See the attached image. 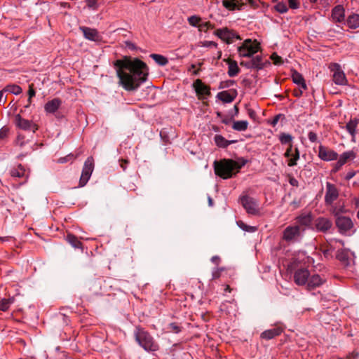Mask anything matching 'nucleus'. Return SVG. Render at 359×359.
Instances as JSON below:
<instances>
[{"label": "nucleus", "instance_id": "7c9ffc66", "mask_svg": "<svg viewBox=\"0 0 359 359\" xmlns=\"http://www.w3.org/2000/svg\"><path fill=\"white\" fill-rule=\"evenodd\" d=\"M214 140L217 146L222 148H226L231 143L235 142V141L226 140L223 136L220 135H216L214 137Z\"/></svg>", "mask_w": 359, "mask_h": 359}, {"label": "nucleus", "instance_id": "72a5a7b5", "mask_svg": "<svg viewBox=\"0 0 359 359\" xmlns=\"http://www.w3.org/2000/svg\"><path fill=\"white\" fill-rule=\"evenodd\" d=\"M222 5L229 11L240 9L238 0H224L222 1Z\"/></svg>", "mask_w": 359, "mask_h": 359}, {"label": "nucleus", "instance_id": "4c0bfd02", "mask_svg": "<svg viewBox=\"0 0 359 359\" xmlns=\"http://www.w3.org/2000/svg\"><path fill=\"white\" fill-rule=\"evenodd\" d=\"M151 57L157 64H158L159 65H161V66H164V65H165L168 62V59L166 57H165L164 56L161 55L151 54Z\"/></svg>", "mask_w": 359, "mask_h": 359}, {"label": "nucleus", "instance_id": "a18cd8bd", "mask_svg": "<svg viewBox=\"0 0 359 359\" xmlns=\"http://www.w3.org/2000/svg\"><path fill=\"white\" fill-rule=\"evenodd\" d=\"M271 59L273 61V62L276 65H279L283 63L282 57L278 55L276 53L271 55Z\"/></svg>", "mask_w": 359, "mask_h": 359}, {"label": "nucleus", "instance_id": "a211bd4d", "mask_svg": "<svg viewBox=\"0 0 359 359\" xmlns=\"http://www.w3.org/2000/svg\"><path fill=\"white\" fill-rule=\"evenodd\" d=\"M80 29L82 31L84 37L86 39L93 41H99L101 40V36L95 29H92L86 27H81Z\"/></svg>", "mask_w": 359, "mask_h": 359}, {"label": "nucleus", "instance_id": "39448f33", "mask_svg": "<svg viewBox=\"0 0 359 359\" xmlns=\"http://www.w3.org/2000/svg\"><path fill=\"white\" fill-rule=\"evenodd\" d=\"M260 49V44L256 40L246 39L238 47V53L240 57H251Z\"/></svg>", "mask_w": 359, "mask_h": 359}, {"label": "nucleus", "instance_id": "0eeeda50", "mask_svg": "<svg viewBox=\"0 0 359 359\" xmlns=\"http://www.w3.org/2000/svg\"><path fill=\"white\" fill-rule=\"evenodd\" d=\"M94 169V160L92 156L88 157L83 165L79 180V187H84L90 180Z\"/></svg>", "mask_w": 359, "mask_h": 359}, {"label": "nucleus", "instance_id": "7ed1b4c3", "mask_svg": "<svg viewBox=\"0 0 359 359\" xmlns=\"http://www.w3.org/2000/svg\"><path fill=\"white\" fill-rule=\"evenodd\" d=\"M135 338L138 344L146 351H156L158 349V344L149 332L140 327H136Z\"/></svg>", "mask_w": 359, "mask_h": 359}, {"label": "nucleus", "instance_id": "f03ea898", "mask_svg": "<svg viewBox=\"0 0 359 359\" xmlns=\"http://www.w3.org/2000/svg\"><path fill=\"white\" fill-rule=\"evenodd\" d=\"M246 162L247 161L243 158L237 161L226 158L215 161L213 164L215 173L224 180L231 178L240 171Z\"/></svg>", "mask_w": 359, "mask_h": 359}, {"label": "nucleus", "instance_id": "0e129e2a", "mask_svg": "<svg viewBox=\"0 0 359 359\" xmlns=\"http://www.w3.org/2000/svg\"><path fill=\"white\" fill-rule=\"evenodd\" d=\"M353 201L355 206L359 207V198H355Z\"/></svg>", "mask_w": 359, "mask_h": 359}, {"label": "nucleus", "instance_id": "4be33fe9", "mask_svg": "<svg viewBox=\"0 0 359 359\" xmlns=\"http://www.w3.org/2000/svg\"><path fill=\"white\" fill-rule=\"evenodd\" d=\"M345 11L342 6H335L332 11V18L335 22H341L344 20Z\"/></svg>", "mask_w": 359, "mask_h": 359}, {"label": "nucleus", "instance_id": "20e7f679", "mask_svg": "<svg viewBox=\"0 0 359 359\" xmlns=\"http://www.w3.org/2000/svg\"><path fill=\"white\" fill-rule=\"evenodd\" d=\"M293 137L291 135L283 133L279 136V140L283 144H290L289 147L287 149L285 156L287 157L288 160V165L294 166L297 164V161L299 158V153L297 148H293L291 144V142Z\"/></svg>", "mask_w": 359, "mask_h": 359}, {"label": "nucleus", "instance_id": "37998d69", "mask_svg": "<svg viewBox=\"0 0 359 359\" xmlns=\"http://www.w3.org/2000/svg\"><path fill=\"white\" fill-rule=\"evenodd\" d=\"M76 158V156H74V154H69L65 157L59 158L57 162L60 163H64L69 161L72 162Z\"/></svg>", "mask_w": 359, "mask_h": 359}, {"label": "nucleus", "instance_id": "1a4fd4ad", "mask_svg": "<svg viewBox=\"0 0 359 359\" xmlns=\"http://www.w3.org/2000/svg\"><path fill=\"white\" fill-rule=\"evenodd\" d=\"M215 34L226 43H232L234 39H239L235 32L226 27L216 29Z\"/></svg>", "mask_w": 359, "mask_h": 359}, {"label": "nucleus", "instance_id": "e2e57ef3", "mask_svg": "<svg viewBox=\"0 0 359 359\" xmlns=\"http://www.w3.org/2000/svg\"><path fill=\"white\" fill-rule=\"evenodd\" d=\"M308 290L311 291L314 288V284L312 283V282H310L308 285Z\"/></svg>", "mask_w": 359, "mask_h": 359}, {"label": "nucleus", "instance_id": "f704fd0d", "mask_svg": "<svg viewBox=\"0 0 359 359\" xmlns=\"http://www.w3.org/2000/svg\"><path fill=\"white\" fill-rule=\"evenodd\" d=\"M248 126L247 121H236L233 123L232 128L237 131H245Z\"/></svg>", "mask_w": 359, "mask_h": 359}, {"label": "nucleus", "instance_id": "9b49d317", "mask_svg": "<svg viewBox=\"0 0 359 359\" xmlns=\"http://www.w3.org/2000/svg\"><path fill=\"white\" fill-rule=\"evenodd\" d=\"M15 123L18 128L24 130H32L34 133L38 129L32 121L23 118L20 114L15 116Z\"/></svg>", "mask_w": 359, "mask_h": 359}, {"label": "nucleus", "instance_id": "dca6fc26", "mask_svg": "<svg viewBox=\"0 0 359 359\" xmlns=\"http://www.w3.org/2000/svg\"><path fill=\"white\" fill-rule=\"evenodd\" d=\"M318 156L322 160L330 161L336 160L338 157V154L332 149L320 146L319 147Z\"/></svg>", "mask_w": 359, "mask_h": 359}, {"label": "nucleus", "instance_id": "b1692460", "mask_svg": "<svg viewBox=\"0 0 359 359\" xmlns=\"http://www.w3.org/2000/svg\"><path fill=\"white\" fill-rule=\"evenodd\" d=\"M332 226V222L327 218L319 217L316 219V229L319 231H327Z\"/></svg>", "mask_w": 359, "mask_h": 359}, {"label": "nucleus", "instance_id": "5fc2aeb1", "mask_svg": "<svg viewBox=\"0 0 359 359\" xmlns=\"http://www.w3.org/2000/svg\"><path fill=\"white\" fill-rule=\"evenodd\" d=\"M170 327L172 330V331H173L175 333H178L179 332H180V327L175 323H171L170 325Z\"/></svg>", "mask_w": 359, "mask_h": 359}, {"label": "nucleus", "instance_id": "a19ab883", "mask_svg": "<svg viewBox=\"0 0 359 359\" xmlns=\"http://www.w3.org/2000/svg\"><path fill=\"white\" fill-rule=\"evenodd\" d=\"M237 224L241 229L245 231L255 232L257 230V228L255 226H248L242 221H238Z\"/></svg>", "mask_w": 359, "mask_h": 359}, {"label": "nucleus", "instance_id": "473e14b6", "mask_svg": "<svg viewBox=\"0 0 359 359\" xmlns=\"http://www.w3.org/2000/svg\"><path fill=\"white\" fill-rule=\"evenodd\" d=\"M66 240L74 248H81L82 243L79 239L73 234L69 233L67 235Z\"/></svg>", "mask_w": 359, "mask_h": 359}, {"label": "nucleus", "instance_id": "603ef678", "mask_svg": "<svg viewBox=\"0 0 359 359\" xmlns=\"http://www.w3.org/2000/svg\"><path fill=\"white\" fill-rule=\"evenodd\" d=\"M355 174H356V172L355 171L351 170V171L347 172V174L346 175L344 178H345L346 180H350L351 179H352L355 175Z\"/></svg>", "mask_w": 359, "mask_h": 359}, {"label": "nucleus", "instance_id": "f257e3e1", "mask_svg": "<svg viewBox=\"0 0 359 359\" xmlns=\"http://www.w3.org/2000/svg\"><path fill=\"white\" fill-rule=\"evenodd\" d=\"M116 65L120 83L126 90H136L147 79L148 68L140 60H117Z\"/></svg>", "mask_w": 359, "mask_h": 359}, {"label": "nucleus", "instance_id": "4468645a", "mask_svg": "<svg viewBox=\"0 0 359 359\" xmlns=\"http://www.w3.org/2000/svg\"><path fill=\"white\" fill-rule=\"evenodd\" d=\"M336 225L341 233H346L353 226L351 219L344 216H339L337 218Z\"/></svg>", "mask_w": 359, "mask_h": 359}, {"label": "nucleus", "instance_id": "6e6552de", "mask_svg": "<svg viewBox=\"0 0 359 359\" xmlns=\"http://www.w3.org/2000/svg\"><path fill=\"white\" fill-rule=\"evenodd\" d=\"M302 234V229L298 225H290L285 228L283 233V239L286 242L298 241Z\"/></svg>", "mask_w": 359, "mask_h": 359}, {"label": "nucleus", "instance_id": "9d476101", "mask_svg": "<svg viewBox=\"0 0 359 359\" xmlns=\"http://www.w3.org/2000/svg\"><path fill=\"white\" fill-rule=\"evenodd\" d=\"M193 88L199 100H203L210 95V88L205 85L201 79H196L193 83Z\"/></svg>", "mask_w": 359, "mask_h": 359}, {"label": "nucleus", "instance_id": "ea45409f", "mask_svg": "<svg viewBox=\"0 0 359 359\" xmlns=\"http://www.w3.org/2000/svg\"><path fill=\"white\" fill-rule=\"evenodd\" d=\"M188 22L190 25L198 27L201 22V18L197 15H192L188 18Z\"/></svg>", "mask_w": 359, "mask_h": 359}, {"label": "nucleus", "instance_id": "ddd939ff", "mask_svg": "<svg viewBox=\"0 0 359 359\" xmlns=\"http://www.w3.org/2000/svg\"><path fill=\"white\" fill-rule=\"evenodd\" d=\"M330 69L333 74V81L337 85H345L346 83V79L343 71L340 69V66L337 64H332L330 65Z\"/></svg>", "mask_w": 359, "mask_h": 359}, {"label": "nucleus", "instance_id": "cd10ccee", "mask_svg": "<svg viewBox=\"0 0 359 359\" xmlns=\"http://www.w3.org/2000/svg\"><path fill=\"white\" fill-rule=\"evenodd\" d=\"M356 153L353 150L347 151L342 153L339 158V161L344 165L348 161L353 160L356 158Z\"/></svg>", "mask_w": 359, "mask_h": 359}, {"label": "nucleus", "instance_id": "c9c22d12", "mask_svg": "<svg viewBox=\"0 0 359 359\" xmlns=\"http://www.w3.org/2000/svg\"><path fill=\"white\" fill-rule=\"evenodd\" d=\"M4 92H9L14 95H19L22 93V90L21 87L15 84H10L6 86L4 88Z\"/></svg>", "mask_w": 359, "mask_h": 359}, {"label": "nucleus", "instance_id": "f8f14e48", "mask_svg": "<svg viewBox=\"0 0 359 359\" xmlns=\"http://www.w3.org/2000/svg\"><path fill=\"white\" fill-rule=\"evenodd\" d=\"M339 196V190L336 186L330 182L326 184L325 201L327 205H331Z\"/></svg>", "mask_w": 359, "mask_h": 359}, {"label": "nucleus", "instance_id": "774afa93", "mask_svg": "<svg viewBox=\"0 0 359 359\" xmlns=\"http://www.w3.org/2000/svg\"><path fill=\"white\" fill-rule=\"evenodd\" d=\"M302 88L299 89V91H296V92H295V95H296L297 96H299V95H302Z\"/></svg>", "mask_w": 359, "mask_h": 359}, {"label": "nucleus", "instance_id": "49530a36", "mask_svg": "<svg viewBox=\"0 0 359 359\" xmlns=\"http://www.w3.org/2000/svg\"><path fill=\"white\" fill-rule=\"evenodd\" d=\"M223 271L222 268H215L212 273V279H217L220 277L221 272Z\"/></svg>", "mask_w": 359, "mask_h": 359}, {"label": "nucleus", "instance_id": "393cba45", "mask_svg": "<svg viewBox=\"0 0 359 359\" xmlns=\"http://www.w3.org/2000/svg\"><path fill=\"white\" fill-rule=\"evenodd\" d=\"M283 330L280 327H273L263 332L261 334L262 338L271 339L281 334Z\"/></svg>", "mask_w": 359, "mask_h": 359}, {"label": "nucleus", "instance_id": "a878e982", "mask_svg": "<svg viewBox=\"0 0 359 359\" xmlns=\"http://www.w3.org/2000/svg\"><path fill=\"white\" fill-rule=\"evenodd\" d=\"M228 64V75L230 77H234L238 75L240 69L238 66L237 62L231 59L227 60Z\"/></svg>", "mask_w": 359, "mask_h": 359}, {"label": "nucleus", "instance_id": "f3484780", "mask_svg": "<svg viewBox=\"0 0 359 359\" xmlns=\"http://www.w3.org/2000/svg\"><path fill=\"white\" fill-rule=\"evenodd\" d=\"M241 65L250 69H262L264 67L262 57L261 55H256L248 62H241Z\"/></svg>", "mask_w": 359, "mask_h": 359}, {"label": "nucleus", "instance_id": "aec40b11", "mask_svg": "<svg viewBox=\"0 0 359 359\" xmlns=\"http://www.w3.org/2000/svg\"><path fill=\"white\" fill-rule=\"evenodd\" d=\"M10 174L12 177L25 179L23 183L27 180L29 175L25 168L20 164L12 168L10 170Z\"/></svg>", "mask_w": 359, "mask_h": 359}, {"label": "nucleus", "instance_id": "423d86ee", "mask_svg": "<svg viewBox=\"0 0 359 359\" xmlns=\"http://www.w3.org/2000/svg\"><path fill=\"white\" fill-rule=\"evenodd\" d=\"M241 203L248 214L252 215H261L259 203L255 198L248 196H243L241 197Z\"/></svg>", "mask_w": 359, "mask_h": 359}, {"label": "nucleus", "instance_id": "c756f323", "mask_svg": "<svg viewBox=\"0 0 359 359\" xmlns=\"http://www.w3.org/2000/svg\"><path fill=\"white\" fill-rule=\"evenodd\" d=\"M346 24L351 29H356L359 27V15L352 14L349 15L347 18Z\"/></svg>", "mask_w": 359, "mask_h": 359}, {"label": "nucleus", "instance_id": "c03bdc74", "mask_svg": "<svg viewBox=\"0 0 359 359\" xmlns=\"http://www.w3.org/2000/svg\"><path fill=\"white\" fill-rule=\"evenodd\" d=\"M87 6L92 10H97L98 4L97 0H86Z\"/></svg>", "mask_w": 359, "mask_h": 359}, {"label": "nucleus", "instance_id": "052dcab7", "mask_svg": "<svg viewBox=\"0 0 359 359\" xmlns=\"http://www.w3.org/2000/svg\"><path fill=\"white\" fill-rule=\"evenodd\" d=\"M309 138L311 142H314V133L309 132Z\"/></svg>", "mask_w": 359, "mask_h": 359}, {"label": "nucleus", "instance_id": "680f3d73", "mask_svg": "<svg viewBox=\"0 0 359 359\" xmlns=\"http://www.w3.org/2000/svg\"><path fill=\"white\" fill-rule=\"evenodd\" d=\"M61 6H62V7H64V8H70V5H69V3H67V2H62V3H61Z\"/></svg>", "mask_w": 359, "mask_h": 359}, {"label": "nucleus", "instance_id": "c85d7f7f", "mask_svg": "<svg viewBox=\"0 0 359 359\" xmlns=\"http://www.w3.org/2000/svg\"><path fill=\"white\" fill-rule=\"evenodd\" d=\"M349 250L343 248L337 251V259L347 265L349 259Z\"/></svg>", "mask_w": 359, "mask_h": 359}, {"label": "nucleus", "instance_id": "58836bf2", "mask_svg": "<svg viewBox=\"0 0 359 359\" xmlns=\"http://www.w3.org/2000/svg\"><path fill=\"white\" fill-rule=\"evenodd\" d=\"M333 0H316V9L322 10L327 8L332 3Z\"/></svg>", "mask_w": 359, "mask_h": 359}, {"label": "nucleus", "instance_id": "6ab92c4d", "mask_svg": "<svg viewBox=\"0 0 359 359\" xmlns=\"http://www.w3.org/2000/svg\"><path fill=\"white\" fill-rule=\"evenodd\" d=\"M313 222V215L311 212L308 214H302L296 219V225L300 226L302 231L307 226H309Z\"/></svg>", "mask_w": 359, "mask_h": 359}, {"label": "nucleus", "instance_id": "bf43d9fd", "mask_svg": "<svg viewBox=\"0 0 359 359\" xmlns=\"http://www.w3.org/2000/svg\"><path fill=\"white\" fill-rule=\"evenodd\" d=\"M4 89L0 91V103L2 102V100H4V102L6 101V97H4Z\"/></svg>", "mask_w": 359, "mask_h": 359}, {"label": "nucleus", "instance_id": "69168bd1", "mask_svg": "<svg viewBox=\"0 0 359 359\" xmlns=\"http://www.w3.org/2000/svg\"><path fill=\"white\" fill-rule=\"evenodd\" d=\"M249 115L251 118H254L255 116V113L253 111H249Z\"/></svg>", "mask_w": 359, "mask_h": 359}, {"label": "nucleus", "instance_id": "8fccbe9b", "mask_svg": "<svg viewBox=\"0 0 359 359\" xmlns=\"http://www.w3.org/2000/svg\"><path fill=\"white\" fill-rule=\"evenodd\" d=\"M210 27V23L209 22H201L200 25L198 26V29H199V30L202 31V30L209 29Z\"/></svg>", "mask_w": 359, "mask_h": 359}, {"label": "nucleus", "instance_id": "bb28decb", "mask_svg": "<svg viewBox=\"0 0 359 359\" xmlns=\"http://www.w3.org/2000/svg\"><path fill=\"white\" fill-rule=\"evenodd\" d=\"M217 98L225 103H230L233 101L236 95L227 90L219 93L217 95Z\"/></svg>", "mask_w": 359, "mask_h": 359}, {"label": "nucleus", "instance_id": "de8ad7c7", "mask_svg": "<svg viewBox=\"0 0 359 359\" xmlns=\"http://www.w3.org/2000/svg\"><path fill=\"white\" fill-rule=\"evenodd\" d=\"M325 280H326V278L324 276L320 277L318 275H316V283H315L316 287L322 285L323 283L325 282Z\"/></svg>", "mask_w": 359, "mask_h": 359}, {"label": "nucleus", "instance_id": "3c124183", "mask_svg": "<svg viewBox=\"0 0 359 359\" xmlns=\"http://www.w3.org/2000/svg\"><path fill=\"white\" fill-rule=\"evenodd\" d=\"M36 95V92L34 89L33 88V85H29V90H28V95L29 98H32Z\"/></svg>", "mask_w": 359, "mask_h": 359}, {"label": "nucleus", "instance_id": "5701e85b", "mask_svg": "<svg viewBox=\"0 0 359 359\" xmlns=\"http://www.w3.org/2000/svg\"><path fill=\"white\" fill-rule=\"evenodd\" d=\"M359 123V120L357 118L351 119L346 125V129L348 133L351 135L352 141L355 142L356 128Z\"/></svg>", "mask_w": 359, "mask_h": 359}, {"label": "nucleus", "instance_id": "864d4df0", "mask_svg": "<svg viewBox=\"0 0 359 359\" xmlns=\"http://www.w3.org/2000/svg\"><path fill=\"white\" fill-rule=\"evenodd\" d=\"M344 165L338 160L337 162L335 163L334 168H333V170L332 171L334 172H337L338 170H339L341 169V168Z\"/></svg>", "mask_w": 359, "mask_h": 359}, {"label": "nucleus", "instance_id": "338daca9", "mask_svg": "<svg viewBox=\"0 0 359 359\" xmlns=\"http://www.w3.org/2000/svg\"><path fill=\"white\" fill-rule=\"evenodd\" d=\"M224 290H225L226 292H230L231 291V289L230 288L229 285H225V289H224Z\"/></svg>", "mask_w": 359, "mask_h": 359}, {"label": "nucleus", "instance_id": "4d7b16f0", "mask_svg": "<svg viewBox=\"0 0 359 359\" xmlns=\"http://www.w3.org/2000/svg\"><path fill=\"white\" fill-rule=\"evenodd\" d=\"M279 116L280 115H276L272 120L270 122V124L273 126H275L278 122V120H279Z\"/></svg>", "mask_w": 359, "mask_h": 359}, {"label": "nucleus", "instance_id": "2f4dec72", "mask_svg": "<svg viewBox=\"0 0 359 359\" xmlns=\"http://www.w3.org/2000/svg\"><path fill=\"white\" fill-rule=\"evenodd\" d=\"M292 78L293 82L299 85L301 88H302L303 90H305L306 88L304 79L302 74H300L297 72H294L292 74Z\"/></svg>", "mask_w": 359, "mask_h": 359}, {"label": "nucleus", "instance_id": "2eb2a0df", "mask_svg": "<svg viewBox=\"0 0 359 359\" xmlns=\"http://www.w3.org/2000/svg\"><path fill=\"white\" fill-rule=\"evenodd\" d=\"M310 273L306 269H299L294 273V279L296 284L302 285L306 283Z\"/></svg>", "mask_w": 359, "mask_h": 359}, {"label": "nucleus", "instance_id": "79ce46f5", "mask_svg": "<svg viewBox=\"0 0 359 359\" xmlns=\"http://www.w3.org/2000/svg\"><path fill=\"white\" fill-rule=\"evenodd\" d=\"M275 9L276 11H278L280 13H285L288 10L286 4L284 2L278 3L275 6Z\"/></svg>", "mask_w": 359, "mask_h": 359}, {"label": "nucleus", "instance_id": "13d9d810", "mask_svg": "<svg viewBox=\"0 0 359 359\" xmlns=\"http://www.w3.org/2000/svg\"><path fill=\"white\" fill-rule=\"evenodd\" d=\"M128 161L127 160H121V167L123 168V170H126V164H128Z\"/></svg>", "mask_w": 359, "mask_h": 359}, {"label": "nucleus", "instance_id": "e433bc0d", "mask_svg": "<svg viewBox=\"0 0 359 359\" xmlns=\"http://www.w3.org/2000/svg\"><path fill=\"white\" fill-rule=\"evenodd\" d=\"M13 302L14 297H11L8 299H2L0 301V310L2 311H6Z\"/></svg>", "mask_w": 359, "mask_h": 359}, {"label": "nucleus", "instance_id": "6e6d98bb", "mask_svg": "<svg viewBox=\"0 0 359 359\" xmlns=\"http://www.w3.org/2000/svg\"><path fill=\"white\" fill-rule=\"evenodd\" d=\"M211 262L216 264V265H218L219 264V262H220V258L218 257V256H213L212 258H211Z\"/></svg>", "mask_w": 359, "mask_h": 359}, {"label": "nucleus", "instance_id": "09e8293b", "mask_svg": "<svg viewBox=\"0 0 359 359\" xmlns=\"http://www.w3.org/2000/svg\"><path fill=\"white\" fill-rule=\"evenodd\" d=\"M290 8L297 9L299 6V3L297 0H288Z\"/></svg>", "mask_w": 359, "mask_h": 359}, {"label": "nucleus", "instance_id": "412c9836", "mask_svg": "<svg viewBox=\"0 0 359 359\" xmlns=\"http://www.w3.org/2000/svg\"><path fill=\"white\" fill-rule=\"evenodd\" d=\"M62 104L61 100L59 98H54L48 101L44 106V109L46 113L53 114L60 107Z\"/></svg>", "mask_w": 359, "mask_h": 359}]
</instances>
